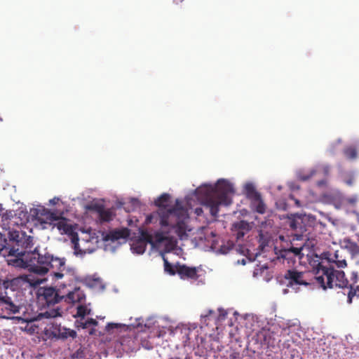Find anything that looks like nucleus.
<instances>
[{
    "instance_id": "nucleus-1",
    "label": "nucleus",
    "mask_w": 359,
    "mask_h": 359,
    "mask_svg": "<svg viewBox=\"0 0 359 359\" xmlns=\"http://www.w3.org/2000/svg\"><path fill=\"white\" fill-rule=\"evenodd\" d=\"M0 255L6 258L10 266L39 275H45L51 269L55 279L62 278L67 271L65 258L40 253L37 247L34 248L33 237L18 231L0 232Z\"/></svg>"
},
{
    "instance_id": "nucleus-2",
    "label": "nucleus",
    "mask_w": 359,
    "mask_h": 359,
    "mask_svg": "<svg viewBox=\"0 0 359 359\" xmlns=\"http://www.w3.org/2000/svg\"><path fill=\"white\" fill-rule=\"evenodd\" d=\"M170 200L168 194H163L156 201L155 205L159 208L156 213H153L147 217V223H151L153 219L158 216L160 224L163 226L170 225L176 232V235L180 238L187 236V221L189 219L187 210L182 205L180 201L177 199L175 205L172 208H167V203Z\"/></svg>"
},
{
    "instance_id": "nucleus-3",
    "label": "nucleus",
    "mask_w": 359,
    "mask_h": 359,
    "mask_svg": "<svg viewBox=\"0 0 359 359\" xmlns=\"http://www.w3.org/2000/svg\"><path fill=\"white\" fill-rule=\"evenodd\" d=\"M17 281V279H0V318L11 319L13 315L19 314L20 316L15 317L19 320L27 323L35 321L40 314L38 315L34 311L32 305L17 304L11 297L7 296L6 290L12 287ZM41 315L46 318H53L57 316V312L53 310Z\"/></svg>"
},
{
    "instance_id": "nucleus-4",
    "label": "nucleus",
    "mask_w": 359,
    "mask_h": 359,
    "mask_svg": "<svg viewBox=\"0 0 359 359\" xmlns=\"http://www.w3.org/2000/svg\"><path fill=\"white\" fill-rule=\"evenodd\" d=\"M233 193V185L224 179L219 180L215 186L205 184L196 190L203 205L209 210L214 217L218 215L219 205H229L232 203L231 196Z\"/></svg>"
},
{
    "instance_id": "nucleus-5",
    "label": "nucleus",
    "mask_w": 359,
    "mask_h": 359,
    "mask_svg": "<svg viewBox=\"0 0 359 359\" xmlns=\"http://www.w3.org/2000/svg\"><path fill=\"white\" fill-rule=\"evenodd\" d=\"M316 283L323 289L347 287L348 280L342 271L330 267L328 262H320L313 269Z\"/></svg>"
},
{
    "instance_id": "nucleus-6",
    "label": "nucleus",
    "mask_w": 359,
    "mask_h": 359,
    "mask_svg": "<svg viewBox=\"0 0 359 359\" xmlns=\"http://www.w3.org/2000/svg\"><path fill=\"white\" fill-rule=\"evenodd\" d=\"M306 276L307 273L305 272L292 269L285 271L283 278L286 285L292 287L298 285H309L310 283L308 281Z\"/></svg>"
},
{
    "instance_id": "nucleus-7",
    "label": "nucleus",
    "mask_w": 359,
    "mask_h": 359,
    "mask_svg": "<svg viewBox=\"0 0 359 359\" xmlns=\"http://www.w3.org/2000/svg\"><path fill=\"white\" fill-rule=\"evenodd\" d=\"M39 302L43 306H50L60 302L63 297L53 287H44L39 290L37 292Z\"/></svg>"
},
{
    "instance_id": "nucleus-8",
    "label": "nucleus",
    "mask_w": 359,
    "mask_h": 359,
    "mask_svg": "<svg viewBox=\"0 0 359 359\" xmlns=\"http://www.w3.org/2000/svg\"><path fill=\"white\" fill-rule=\"evenodd\" d=\"M147 243L154 245L152 233L147 230H141L139 239L133 243L131 248L137 254H143Z\"/></svg>"
},
{
    "instance_id": "nucleus-9",
    "label": "nucleus",
    "mask_w": 359,
    "mask_h": 359,
    "mask_svg": "<svg viewBox=\"0 0 359 359\" xmlns=\"http://www.w3.org/2000/svg\"><path fill=\"white\" fill-rule=\"evenodd\" d=\"M50 337L57 339H67L69 337L76 338V332L74 330H70L60 325L53 323L49 330Z\"/></svg>"
},
{
    "instance_id": "nucleus-10",
    "label": "nucleus",
    "mask_w": 359,
    "mask_h": 359,
    "mask_svg": "<svg viewBox=\"0 0 359 359\" xmlns=\"http://www.w3.org/2000/svg\"><path fill=\"white\" fill-rule=\"evenodd\" d=\"M177 273L182 279L196 280L198 278L199 267L188 266L186 264H177L175 265Z\"/></svg>"
},
{
    "instance_id": "nucleus-11",
    "label": "nucleus",
    "mask_w": 359,
    "mask_h": 359,
    "mask_svg": "<svg viewBox=\"0 0 359 359\" xmlns=\"http://www.w3.org/2000/svg\"><path fill=\"white\" fill-rule=\"evenodd\" d=\"M129 236V231L128 229H115L107 233L103 236L104 241L114 242L120 238H126Z\"/></svg>"
},
{
    "instance_id": "nucleus-12",
    "label": "nucleus",
    "mask_w": 359,
    "mask_h": 359,
    "mask_svg": "<svg viewBox=\"0 0 359 359\" xmlns=\"http://www.w3.org/2000/svg\"><path fill=\"white\" fill-rule=\"evenodd\" d=\"M63 299L67 303L80 302L85 298L83 292L79 287H75L66 295H62Z\"/></svg>"
},
{
    "instance_id": "nucleus-13",
    "label": "nucleus",
    "mask_w": 359,
    "mask_h": 359,
    "mask_svg": "<svg viewBox=\"0 0 359 359\" xmlns=\"http://www.w3.org/2000/svg\"><path fill=\"white\" fill-rule=\"evenodd\" d=\"M90 209L97 212L99 219L102 222H108L113 218L114 214L111 210L106 209L103 205H95Z\"/></svg>"
},
{
    "instance_id": "nucleus-14",
    "label": "nucleus",
    "mask_w": 359,
    "mask_h": 359,
    "mask_svg": "<svg viewBox=\"0 0 359 359\" xmlns=\"http://www.w3.org/2000/svg\"><path fill=\"white\" fill-rule=\"evenodd\" d=\"M161 226L162 228L168 227V230H166V231L163 230V231H156L154 233V235L152 234L153 241H154L153 245H154L155 244L161 243L163 241L169 239V237H170L169 234L172 232H174L176 234L175 229L170 225L164 226H163L162 225H161Z\"/></svg>"
},
{
    "instance_id": "nucleus-15",
    "label": "nucleus",
    "mask_w": 359,
    "mask_h": 359,
    "mask_svg": "<svg viewBox=\"0 0 359 359\" xmlns=\"http://www.w3.org/2000/svg\"><path fill=\"white\" fill-rule=\"evenodd\" d=\"M50 217L53 219V220L56 221V223L54 224V226H56L58 230L62 232V233H72V225L67 223L66 219L63 217L59 218L56 217L53 213L51 214Z\"/></svg>"
},
{
    "instance_id": "nucleus-16",
    "label": "nucleus",
    "mask_w": 359,
    "mask_h": 359,
    "mask_svg": "<svg viewBox=\"0 0 359 359\" xmlns=\"http://www.w3.org/2000/svg\"><path fill=\"white\" fill-rule=\"evenodd\" d=\"M303 250V247H290L289 248H285L280 250V255L282 258L286 259H291L294 257H299L302 258V251Z\"/></svg>"
},
{
    "instance_id": "nucleus-17",
    "label": "nucleus",
    "mask_w": 359,
    "mask_h": 359,
    "mask_svg": "<svg viewBox=\"0 0 359 359\" xmlns=\"http://www.w3.org/2000/svg\"><path fill=\"white\" fill-rule=\"evenodd\" d=\"M342 244L344 248H346L351 255L354 257L359 255V245L352 241L349 238H344Z\"/></svg>"
},
{
    "instance_id": "nucleus-18",
    "label": "nucleus",
    "mask_w": 359,
    "mask_h": 359,
    "mask_svg": "<svg viewBox=\"0 0 359 359\" xmlns=\"http://www.w3.org/2000/svg\"><path fill=\"white\" fill-rule=\"evenodd\" d=\"M288 226L294 231H302L304 228L302 225V218L299 215H292L288 217Z\"/></svg>"
},
{
    "instance_id": "nucleus-19",
    "label": "nucleus",
    "mask_w": 359,
    "mask_h": 359,
    "mask_svg": "<svg viewBox=\"0 0 359 359\" xmlns=\"http://www.w3.org/2000/svg\"><path fill=\"white\" fill-rule=\"evenodd\" d=\"M71 241L74 245V248L75 250L76 254H79V253H83V252L86 253V251H92L93 250V248L90 249V247H88L87 248L81 249L80 248V243H79L80 239L76 233H72Z\"/></svg>"
},
{
    "instance_id": "nucleus-20",
    "label": "nucleus",
    "mask_w": 359,
    "mask_h": 359,
    "mask_svg": "<svg viewBox=\"0 0 359 359\" xmlns=\"http://www.w3.org/2000/svg\"><path fill=\"white\" fill-rule=\"evenodd\" d=\"M245 191L247 198L250 200L252 201L254 199H259L260 194L256 191L253 184L250 183L247 184L245 186Z\"/></svg>"
},
{
    "instance_id": "nucleus-21",
    "label": "nucleus",
    "mask_w": 359,
    "mask_h": 359,
    "mask_svg": "<svg viewBox=\"0 0 359 359\" xmlns=\"http://www.w3.org/2000/svg\"><path fill=\"white\" fill-rule=\"evenodd\" d=\"M252 205L257 212L259 214H264L265 212L266 205L262 200L261 195L259 196V199H254L252 201Z\"/></svg>"
},
{
    "instance_id": "nucleus-22",
    "label": "nucleus",
    "mask_w": 359,
    "mask_h": 359,
    "mask_svg": "<svg viewBox=\"0 0 359 359\" xmlns=\"http://www.w3.org/2000/svg\"><path fill=\"white\" fill-rule=\"evenodd\" d=\"M344 154L348 159L354 160L357 158V149L354 146H348L344 149Z\"/></svg>"
},
{
    "instance_id": "nucleus-23",
    "label": "nucleus",
    "mask_w": 359,
    "mask_h": 359,
    "mask_svg": "<svg viewBox=\"0 0 359 359\" xmlns=\"http://www.w3.org/2000/svg\"><path fill=\"white\" fill-rule=\"evenodd\" d=\"M163 259L164 263V271L172 276L177 273L175 266L172 265L164 256H163Z\"/></svg>"
},
{
    "instance_id": "nucleus-24",
    "label": "nucleus",
    "mask_w": 359,
    "mask_h": 359,
    "mask_svg": "<svg viewBox=\"0 0 359 359\" xmlns=\"http://www.w3.org/2000/svg\"><path fill=\"white\" fill-rule=\"evenodd\" d=\"M14 212L13 210H0V217L3 222H8L13 217Z\"/></svg>"
},
{
    "instance_id": "nucleus-25",
    "label": "nucleus",
    "mask_w": 359,
    "mask_h": 359,
    "mask_svg": "<svg viewBox=\"0 0 359 359\" xmlns=\"http://www.w3.org/2000/svg\"><path fill=\"white\" fill-rule=\"evenodd\" d=\"M356 296L359 297V285H357L356 287L351 286L350 290L348 293V303L351 304L353 298Z\"/></svg>"
},
{
    "instance_id": "nucleus-26",
    "label": "nucleus",
    "mask_w": 359,
    "mask_h": 359,
    "mask_svg": "<svg viewBox=\"0 0 359 359\" xmlns=\"http://www.w3.org/2000/svg\"><path fill=\"white\" fill-rule=\"evenodd\" d=\"M233 226L236 230L245 231L246 233L248 232L250 229L249 224L243 220L235 223Z\"/></svg>"
},
{
    "instance_id": "nucleus-27",
    "label": "nucleus",
    "mask_w": 359,
    "mask_h": 359,
    "mask_svg": "<svg viewBox=\"0 0 359 359\" xmlns=\"http://www.w3.org/2000/svg\"><path fill=\"white\" fill-rule=\"evenodd\" d=\"M125 325L119 324V323H109L106 325L105 330L109 333L112 334L113 330L115 329H119V328H126Z\"/></svg>"
},
{
    "instance_id": "nucleus-28",
    "label": "nucleus",
    "mask_w": 359,
    "mask_h": 359,
    "mask_svg": "<svg viewBox=\"0 0 359 359\" xmlns=\"http://www.w3.org/2000/svg\"><path fill=\"white\" fill-rule=\"evenodd\" d=\"M90 310H88L86 306L79 305L76 309V316L81 317L83 318L86 315L90 313Z\"/></svg>"
},
{
    "instance_id": "nucleus-29",
    "label": "nucleus",
    "mask_w": 359,
    "mask_h": 359,
    "mask_svg": "<svg viewBox=\"0 0 359 359\" xmlns=\"http://www.w3.org/2000/svg\"><path fill=\"white\" fill-rule=\"evenodd\" d=\"M97 321L95 320V319H93V318H88V320H86L84 323H81V327L83 328H87L91 325H93V326H97Z\"/></svg>"
},
{
    "instance_id": "nucleus-30",
    "label": "nucleus",
    "mask_w": 359,
    "mask_h": 359,
    "mask_svg": "<svg viewBox=\"0 0 359 359\" xmlns=\"http://www.w3.org/2000/svg\"><path fill=\"white\" fill-rule=\"evenodd\" d=\"M215 311H212V310H208L206 313L205 314H202L201 316V318L204 320V323H206V321L208 319H209L210 318H216L215 317Z\"/></svg>"
},
{
    "instance_id": "nucleus-31",
    "label": "nucleus",
    "mask_w": 359,
    "mask_h": 359,
    "mask_svg": "<svg viewBox=\"0 0 359 359\" xmlns=\"http://www.w3.org/2000/svg\"><path fill=\"white\" fill-rule=\"evenodd\" d=\"M270 334H271L270 332L266 331V330L260 332V334H259V336L263 337L264 343L266 344L268 346L271 344L270 341L268 340V339H267L268 337L270 336Z\"/></svg>"
},
{
    "instance_id": "nucleus-32",
    "label": "nucleus",
    "mask_w": 359,
    "mask_h": 359,
    "mask_svg": "<svg viewBox=\"0 0 359 359\" xmlns=\"http://www.w3.org/2000/svg\"><path fill=\"white\" fill-rule=\"evenodd\" d=\"M337 255L335 254L336 260H333L339 268H344L346 266V262L345 259L339 260L337 259Z\"/></svg>"
},
{
    "instance_id": "nucleus-33",
    "label": "nucleus",
    "mask_w": 359,
    "mask_h": 359,
    "mask_svg": "<svg viewBox=\"0 0 359 359\" xmlns=\"http://www.w3.org/2000/svg\"><path fill=\"white\" fill-rule=\"evenodd\" d=\"M218 311H219V313L218 317L217 318V320H224L226 316V315H227V312L225 310L222 309H219Z\"/></svg>"
},
{
    "instance_id": "nucleus-34",
    "label": "nucleus",
    "mask_w": 359,
    "mask_h": 359,
    "mask_svg": "<svg viewBox=\"0 0 359 359\" xmlns=\"http://www.w3.org/2000/svg\"><path fill=\"white\" fill-rule=\"evenodd\" d=\"M93 241H95V242L97 243V238L91 237L89 234H86V238L81 239V242L83 243L93 242Z\"/></svg>"
},
{
    "instance_id": "nucleus-35",
    "label": "nucleus",
    "mask_w": 359,
    "mask_h": 359,
    "mask_svg": "<svg viewBox=\"0 0 359 359\" xmlns=\"http://www.w3.org/2000/svg\"><path fill=\"white\" fill-rule=\"evenodd\" d=\"M235 231H236V237L237 240H240V239L243 238V236H245V234L246 233V232L245 231H242V230H236L235 229Z\"/></svg>"
},
{
    "instance_id": "nucleus-36",
    "label": "nucleus",
    "mask_w": 359,
    "mask_h": 359,
    "mask_svg": "<svg viewBox=\"0 0 359 359\" xmlns=\"http://www.w3.org/2000/svg\"><path fill=\"white\" fill-rule=\"evenodd\" d=\"M231 250L229 247L222 246L219 249V252L222 254H227Z\"/></svg>"
},
{
    "instance_id": "nucleus-37",
    "label": "nucleus",
    "mask_w": 359,
    "mask_h": 359,
    "mask_svg": "<svg viewBox=\"0 0 359 359\" xmlns=\"http://www.w3.org/2000/svg\"><path fill=\"white\" fill-rule=\"evenodd\" d=\"M203 208H196L195 210H194V213L197 215V216H200L203 214Z\"/></svg>"
},
{
    "instance_id": "nucleus-38",
    "label": "nucleus",
    "mask_w": 359,
    "mask_h": 359,
    "mask_svg": "<svg viewBox=\"0 0 359 359\" xmlns=\"http://www.w3.org/2000/svg\"><path fill=\"white\" fill-rule=\"evenodd\" d=\"M347 201L351 204H354L357 201V197L353 196V197L348 198H347Z\"/></svg>"
},
{
    "instance_id": "nucleus-39",
    "label": "nucleus",
    "mask_w": 359,
    "mask_h": 359,
    "mask_svg": "<svg viewBox=\"0 0 359 359\" xmlns=\"http://www.w3.org/2000/svg\"><path fill=\"white\" fill-rule=\"evenodd\" d=\"M58 201H59V198L55 197L53 199L50 200V203L55 205L58 202Z\"/></svg>"
},
{
    "instance_id": "nucleus-40",
    "label": "nucleus",
    "mask_w": 359,
    "mask_h": 359,
    "mask_svg": "<svg viewBox=\"0 0 359 359\" xmlns=\"http://www.w3.org/2000/svg\"><path fill=\"white\" fill-rule=\"evenodd\" d=\"M352 278L354 280V283H356L357 282V279H358V273L356 272H353L352 273Z\"/></svg>"
},
{
    "instance_id": "nucleus-41",
    "label": "nucleus",
    "mask_w": 359,
    "mask_h": 359,
    "mask_svg": "<svg viewBox=\"0 0 359 359\" xmlns=\"http://www.w3.org/2000/svg\"><path fill=\"white\" fill-rule=\"evenodd\" d=\"M290 198L294 201L295 204L297 205V206H298V207L300 206V202H299V200L294 198L293 196H292V195L290 196Z\"/></svg>"
},
{
    "instance_id": "nucleus-42",
    "label": "nucleus",
    "mask_w": 359,
    "mask_h": 359,
    "mask_svg": "<svg viewBox=\"0 0 359 359\" xmlns=\"http://www.w3.org/2000/svg\"><path fill=\"white\" fill-rule=\"evenodd\" d=\"M353 178H350V179H348V180H346V183L348 185H349V186L352 185V184H353Z\"/></svg>"
},
{
    "instance_id": "nucleus-43",
    "label": "nucleus",
    "mask_w": 359,
    "mask_h": 359,
    "mask_svg": "<svg viewBox=\"0 0 359 359\" xmlns=\"http://www.w3.org/2000/svg\"><path fill=\"white\" fill-rule=\"evenodd\" d=\"M94 330L93 329L92 330L90 331V334H94Z\"/></svg>"
},
{
    "instance_id": "nucleus-44",
    "label": "nucleus",
    "mask_w": 359,
    "mask_h": 359,
    "mask_svg": "<svg viewBox=\"0 0 359 359\" xmlns=\"http://www.w3.org/2000/svg\"><path fill=\"white\" fill-rule=\"evenodd\" d=\"M356 238H357V241H359V234L356 235Z\"/></svg>"
},
{
    "instance_id": "nucleus-45",
    "label": "nucleus",
    "mask_w": 359,
    "mask_h": 359,
    "mask_svg": "<svg viewBox=\"0 0 359 359\" xmlns=\"http://www.w3.org/2000/svg\"><path fill=\"white\" fill-rule=\"evenodd\" d=\"M0 121H2V119L0 118Z\"/></svg>"
},
{
    "instance_id": "nucleus-46",
    "label": "nucleus",
    "mask_w": 359,
    "mask_h": 359,
    "mask_svg": "<svg viewBox=\"0 0 359 359\" xmlns=\"http://www.w3.org/2000/svg\"><path fill=\"white\" fill-rule=\"evenodd\" d=\"M181 1H182L183 0H180Z\"/></svg>"
}]
</instances>
